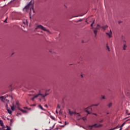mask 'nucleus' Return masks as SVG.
<instances>
[{
  "mask_svg": "<svg viewBox=\"0 0 130 130\" xmlns=\"http://www.w3.org/2000/svg\"><path fill=\"white\" fill-rule=\"evenodd\" d=\"M18 109L20 110V111H21L22 112H23V113H27V111L26 110L21 109L20 108H19Z\"/></svg>",
  "mask_w": 130,
  "mask_h": 130,
  "instance_id": "10",
  "label": "nucleus"
},
{
  "mask_svg": "<svg viewBox=\"0 0 130 130\" xmlns=\"http://www.w3.org/2000/svg\"><path fill=\"white\" fill-rule=\"evenodd\" d=\"M101 126H102V124L98 125V124L95 123V124H94L93 125H90L89 127H100Z\"/></svg>",
  "mask_w": 130,
  "mask_h": 130,
  "instance_id": "5",
  "label": "nucleus"
},
{
  "mask_svg": "<svg viewBox=\"0 0 130 130\" xmlns=\"http://www.w3.org/2000/svg\"><path fill=\"white\" fill-rule=\"evenodd\" d=\"M126 121H127V120H126V121H125L124 122H123V123L121 124V125L120 126V127H122V126H123V125H124V124H125Z\"/></svg>",
  "mask_w": 130,
  "mask_h": 130,
  "instance_id": "14",
  "label": "nucleus"
},
{
  "mask_svg": "<svg viewBox=\"0 0 130 130\" xmlns=\"http://www.w3.org/2000/svg\"><path fill=\"white\" fill-rule=\"evenodd\" d=\"M0 125L1 126H4V122L2 120H0Z\"/></svg>",
  "mask_w": 130,
  "mask_h": 130,
  "instance_id": "12",
  "label": "nucleus"
},
{
  "mask_svg": "<svg viewBox=\"0 0 130 130\" xmlns=\"http://www.w3.org/2000/svg\"><path fill=\"white\" fill-rule=\"evenodd\" d=\"M7 111L9 114H11L12 113V111L11 110H9V109H7Z\"/></svg>",
  "mask_w": 130,
  "mask_h": 130,
  "instance_id": "13",
  "label": "nucleus"
},
{
  "mask_svg": "<svg viewBox=\"0 0 130 130\" xmlns=\"http://www.w3.org/2000/svg\"><path fill=\"white\" fill-rule=\"evenodd\" d=\"M93 32L95 34V36H96V35H97V30H94Z\"/></svg>",
  "mask_w": 130,
  "mask_h": 130,
  "instance_id": "17",
  "label": "nucleus"
},
{
  "mask_svg": "<svg viewBox=\"0 0 130 130\" xmlns=\"http://www.w3.org/2000/svg\"><path fill=\"white\" fill-rule=\"evenodd\" d=\"M95 22V20H93V21L92 22V23L91 24V26L92 27L93 26V24H94Z\"/></svg>",
  "mask_w": 130,
  "mask_h": 130,
  "instance_id": "20",
  "label": "nucleus"
},
{
  "mask_svg": "<svg viewBox=\"0 0 130 130\" xmlns=\"http://www.w3.org/2000/svg\"><path fill=\"white\" fill-rule=\"evenodd\" d=\"M0 99H2V100H3V99H4V96L0 97Z\"/></svg>",
  "mask_w": 130,
  "mask_h": 130,
  "instance_id": "26",
  "label": "nucleus"
},
{
  "mask_svg": "<svg viewBox=\"0 0 130 130\" xmlns=\"http://www.w3.org/2000/svg\"><path fill=\"white\" fill-rule=\"evenodd\" d=\"M102 99H105V96H103L102 98Z\"/></svg>",
  "mask_w": 130,
  "mask_h": 130,
  "instance_id": "27",
  "label": "nucleus"
},
{
  "mask_svg": "<svg viewBox=\"0 0 130 130\" xmlns=\"http://www.w3.org/2000/svg\"><path fill=\"white\" fill-rule=\"evenodd\" d=\"M7 19L8 18H6V19L4 21V23H7Z\"/></svg>",
  "mask_w": 130,
  "mask_h": 130,
  "instance_id": "29",
  "label": "nucleus"
},
{
  "mask_svg": "<svg viewBox=\"0 0 130 130\" xmlns=\"http://www.w3.org/2000/svg\"><path fill=\"white\" fill-rule=\"evenodd\" d=\"M15 108H16V107H15L14 106H11L12 110H15Z\"/></svg>",
  "mask_w": 130,
  "mask_h": 130,
  "instance_id": "16",
  "label": "nucleus"
},
{
  "mask_svg": "<svg viewBox=\"0 0 130 130\" xmlns=\"http://www.w3.org/2000/svg\"><path fill=\"white\" fill-rule=\"evenodd\" d=\"M39 108H40L41 109H42V110H44V111H45V109H44L42 107V106H41V105H39Z\"/></svg>",
  "mask_w": 130,
  "mask_h": 130,
  "instance_id": "11",
  "label": "nucleus"
},
{
  "mask_svg": "<svg viewBox=\"0 0 130 130\" xmlns=\"http://www.w3.org/2000/svg\"><path fill=\"white\" fill-rule=\"evenodd\" d=\"M45 107H48V106H47V105H45Z\"/></svg>",
  "mask_w": 130,
  "mask_h": 130,
  "instance_id": "30",
  "label": "nucleus"
},
{
  "mask_svg": "<svg viewBox=\"0 0 130 130\" xmlns=\"http://www.w3.org/2000/svg\"><path fill=\"white\" fill-rule=\"evenodd\" d=\"M103 121V120H102L101 121H100V122H102Z\"/></svg>",
  "mask_w": 130,
  "mask_h": 130,
  "instance_id": "33",
  "label": "nucleus"
},
{
  "mask_svg": "<svg viewBox=\"0 0 130 130\" xmlns=\"http://www.w3.org/2000/svg\"><path fill=\"white\" fill-rule=\"evenodd\" d=\"M4 2H6V0H4Z\"/></svg>",
  "mask_w": 130,
  "mask_h": 130,
  "instance_id": "40",
  "label": "nucleus"
},
{
  "mask_svg": "<svg viewBox=\"0 0 130 130\" xmlns=\"http://www.w3.org/2000/svg\"><path fill=\"white\" fill-rule=\"evenodd\" d=\"M23 24H24V25H23V24H22L21 26L25 27V26L26 25H28V21L27 20H26L25 21L23 22Z\"/></svg>",
  "mask_w": 130,
  "mask_h": 130,
  "instance_id": "8",
  "label": "nucleus"
},
{
  "mask_svg": "<svg viewBox=\"0 0 130 130\" xmlns=\"http://www.w3.org/2000/svg\"><path fill=\"white\" fill-rule=\"evenodd\" d=\"M94 114V115H96V114Z\"/></svg>",
  "mask_w": 130,
  "mask_h": 130,
  "instance_id": "39",
  "label": "nucleus"
},
{
  "mask_svg": "<svg viewBox=\"0 0 130 130\" xmlns=\"http://www.w3.org/2000/svg\"><path fill=\"white\" fill-rule=\"evenodd\" d=\"M4 130H11V128L9 126H7V129Z\"/></svg>",
  "mask_w": 130,
  "mask_h": 130,
  "instance_id": "21",
  "label": "nucleus"
},
{
  "mask_svg": "<svg viewBox=\"0 0 130 130\" xmlns=\"http://www.w3.org/2000/svg\"><path fill=\"white\" fill-rule=\"evenodd\" d=\"M81 78H83V75H81Z\"/></svg>",
  "mask_w": 130,
  "mask_h": 130,
  "instance_id": "34",
  "label": "nucleus"
},
{
  "mask_svg": "<svg viewBox=\"0 0 130 130\" xmlns=\"http://www.w3.org/2000/svg\"><path fill=\"white\" fill-rule=\"evenodd\" d=\"M125 48H126V46L125 45H124V47H123V50H125Z\"/></svg>",
  "mask_w": 130,
  "mask_h": 130,
  "instance_id": "22",
  "label": "nucleus"
},
{
  "mask_svg": "<svg viewBox=\"0 0 130 130\" xmlns=\"http://www.w3.org/2000/svg\"><path fill=\"white\" fill-rule=\"evenodd\" d=\"M98 27H101V28H102L104 30H105L107 28H108V25H105L104 26H100V25L98 24Z\"/></svg>",
  "mask_w": 130,
  "mask_h": 130,
  "instance_id": "7",
  "label": "nucleus"
},
{
  "mask_svg": "<svg viewBox=\"0 0 130 130\" xmlns=\"http://www.w3.org/2000/svg\"><path fill=\"white\" fill-rule=\"evenodd\" d=\"M41 29L42 30H44V31H48V30L46 29L45 27L41 25H38L36 27V29L37 30V29Z\"/></svg>",
  "mask_w": 130,
  "mask_h": 130,
  "instance_id": "4",
  "label": "nucleus"
},
{
  "mask_svg": "<svg viewBox=\"0 0 130 130\" xmlns=\"http://www.w3.org/2000/svg\"><path fill=\"white\" fill-rule=\"evenodd\" d=\"M96 29H99V28L98 27H97Z\"/></svg>",
  "mask_w": 130,
  "mask_h": 130,
  "instance_id": "36",
  "label": "nucleus"
},
{
  "mask_svg": "<svg viewBox=\"0 0 130 130\" xmlns=\"http://www.w3.org/2000/svg\"><path fill=\"white\" fill-rule=\"evenodd\" d=\"M130 114H128V115H129Z\"/></svg>",
  "mask_w": 130,
  "mask_h": 130,
  "instance_id": "41",
  "label": "nucleus"
},
{
  "mask_svg": "<svg viewBox=\"0 0 130 130\" xmlns=\"http://www.w3.org/2000/svg\"><path fill=\"white\" fill-rule=\"evenodd\" d=\"M81 119H83V120L85 121V120H87V117H82L81 118Z\"/></svg>",
  "mask_w": 130,
  "mask_h": 130,
  "instance_id": "15",
  "label": "nucleus"
},
{
  "mask_svg": "<svg viewBox=\"0 0 130 130\" xmlns=\"http://www.w3.org/2000/svg\"><path fill=\"white\" fill-rule=\"evenodd\" d=\"M118 127V126H117L116 127H114V128H113L111 129L110 130L116 129V128H117Z\"/></svg>",
  "mask_w": 130,
  "mask_h": 130,
  "instance_id": "19",
  "label": "nucleus"
},
{
  "mask_svg": "<svg viewBox=\"0 0 130 130\" xmlns=\"http://www.w3.org/2000/svg\"><path fill=\"white\" fill-rule=\"evenodd\" d=\"M85 111L87 112L88 114H90V111H92V108H91L90 107H88Z\"/></svg>",
  "mask_w": 130,
  "mask_h": 130,
  "instance_id": "6",
  "label": "nucleus"
},
{
  "mask_svg": "<svg viewBox=\"0 0 130 130\" xmlns=\"http://www.w3.org/2000/svg\"><path fill=\"white\" fill-rule=\"evenodd\" d=\"M47 95H48V94L47 93H45V95H43V94H38L36 95H35L34 96V98L32 99V100H34V99H35V98H37V97H39V96H42V97H43V98H44V97H46V96H47Z\"/></svg>",
  "mask_w": 130,
  "mask_h": 130,
  "instance_id": "2",
  "label": "nucleus"
},
{
  "mask_svg": "<svg viewBox=\"0 0 130 130\" xmlns=\"http://www.w3.org/2000/svg\"><path fill=\"white\" fill-rule=\"evenodd\" d=\"M107 35L109 36V37L110 38V37H111V35L112 34V32H111V30H110V32L108 33L107 32L106 33Z\"/></svg>",
  "mask_w": 130,
  "mask_h": 130,
  "instance_id": "9",
  "label": "nucleus"
},
{
  "mask_svg": "<svg viewBox=\"0 0 130 130\" xmlns=\"http://www.w3.org/2000/svg\"><path fill=\"white\" fill-rule=\"evenodd\" d=\"M57 108L60 109V106L59 105H57Z\"/></svg>",
  "mask_w": 130,
  "mask_h": 130,
  "instance_id": "24",
  "label": "nucleus"
},
{
  "mask_svg": "<svg viewBox=\"0 0 130 130\" xmlns=\"http://www.w3.org/2000/svg\"><path fill=\"white\" fill-rule=\"evenodd\" d=\"M122 129V128H121V127H120V130H121Z\"/></svg>",
  "mask_w": 130,
  "mask_h": 130,
  "instance_id": "35",
  "label": "nucleus"
},
{
  "mask_svg": "<svg viewBox=\"0 0 130 130\" xmlns=\"http://www.w3.org/2000/svg\"><path fill=\"white\" fill-rule=\"evenodd\" d=\"M98 104L93 105L92 106H98Z\"/></svg>",
  "mask_w": 130,
  "mask_h": 130,
  "instance_id": "25",
  "label": "nucleus"
},
{
  "mask_svg": "<svg viewBox=\"0 0 130 130\" xmlns=\"http://www.w3.org/2000/svg\"><path fill=\"white\" fill-rule=\"evenodd\" d=\"M109 107H111L112 106V103H110L109 105H108Z\"/></svg>",
  "mask_w": 130,
  "mask_h": 130,
  "instance_id": "18",
  "label": "nucleus"
},
{
  "mask_svg": "<svg viewBox=\"0 0 130 130\" xmlns=\"http://www.w3.org/2000/svg\"><path fill=\"white\" fill-rule=\"evenodd\" d=\"M56 113H58V112H57V110H56Z\"/></svg>",
  "mask_w": 130,
  "mask_h": 130,
  "instance_id": "32",
  "label": "nucleus"
},
{
  "mask_svg": "<svg viewBox=\"0 0 130 130\" xmlns=\"http://www.w3.org/2000/svg\"><path fill=\"white\" fill-rule=\"evenodd\" d=\"M24 109H28V108L27 107H24L23 108Z\"/></svg>",
  "mask_w": 130,
  "mask_h": 130,
  "instance_id": "31",
  "label": "nucleus"
},
{
  "mask_svg": "<svg viewBox=\"0 0 130 130\" xmlns=\"http://www.w3.org/2000/svg\"><path fill=\"white\" fill-rule=\"evenodd\" d=\"M51 118H52V119H54V117H53L52 116H51Z\"/></svg>",
  "mask_w": 130,
  "mask_h": 130,
  "instance_id": "28",
  "label": "nucleus"
},
{
  "mask_svg": "<svg viewBox=\"0 0 130 130\" xmlns=\"http://www.w3.org/2000/svg\"><path fill=\"white\" fill-rule=\"evenodd\" d=\"M30 8V12L29 13V15H31V14L32 13L34 14L35 13V11H34V7L33 4H31V2H30L28 5H27L26 6H25V9L26 10H28V9Z\"/></svg>",
  "mask_w": 130,
  "mask_h": 130,
  "instance_id": "1",
  "label": "nucleus"
},
{
  "mask_svg": "<svg viewBox=\"0 0 130 130\" xmlns=\"http://www.w3.org/2000/svg\"><path fill=\"white\" fill-rule=\"evenodd\" d=\"M7 106H8V104H6Z\"/></svg>",
  "mask_w": 130,
  "mask_h": 130,
  "instance_id": "38",
  "label": "nucleus"
},
{
  "mask_svg": "<svg viewBox=\"0 0 130 130\" xmlns=\"http://www.w3.org/2000/svg\"><path fill=\"white\" fill-rule=\"evenodd\" d=\"M69 112L70 115H73V114H75V115H76V116H81L80 113H77L76 112H72L71 111V110H69Z\"/></svg>",
  "mask_w": 130,
  "mask_h": 130,
  "instance_id": "3",
  "label": "nucleus"
},
{
  "mask_svg": "<svg viewBox=\"0 0 130 130\" xmlns=\"http://www.w3.org/2000/svg\"><path fill=\"white\" fill-rule=\"evenodd\" d=\"M107 48L108 51H110V49H109V47H108V46H107Z\"/></svg>",
  "mask_w": 130,
  "mask_h": 130,
  "instance_id": "23",
  "label": "nucleus"
},
{
  "mask_svg": "<svg viewBox=\"0 0 130 130\" xmlns=\"http://www.w3.org/2000/svg\"><path fill=\"white\" fill-rule=\"evenodd\" d=\"M119 23H121V22H120V21H119Z\"/></svg>",
  "mask_w": 130,
  "mask_h": 130,
  "instance_id": "37",
  "label": "nucleus"
}]
</instances>
